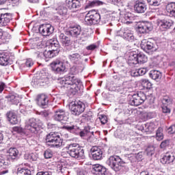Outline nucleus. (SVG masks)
<instances>
[{
	"label": "nucleus",
	"instance_id": "obj_12",
	"mask_svg": "<svg viewBox=\"0 0 175 175\" xmlns=\"http://www.w3.org/2000/svg\"><path fill=\"white\" fill-rule=\"evenodd\" d=\"M118 36H121L123 39H126L129 42H133L135 40V36L132 30L128 28H122L117 32Z\"/></svg>",
	"mask_w": 175,
	"mask_h": 175
},
{
	"label": "nucleus",
	"instance_id": "obj_19",
	"mask_svg": "<svg viewBox=\"0 0 175 175\" xmlns=\"http://www.w3.org/2000/svg\"><path fill=\"white\" fill-rule=\"evenodd\" d=\"M66 2L67 7L72 13L77 12L81 7V3L79 0H66Z\"/></svg>",
	"mask_w": 175,
	"mask_h": 175
},
{
	"label": "nucleus",
	"instance_id": "obj_54",
	"mask_svg": "<svg viewBox=\"0 0 175 175\" xmlns=\"http://www.w3.org/2000/svg\"><path fill=\"white\" fill-rule=\"evenodd\" d=\"M162 111L165 114H170L171 110H170V108H169V107H167V105H163L162 106Z\"/></svg>",
	"mask_w": 175,
	"mask_h": 175
},
{
	"label": "nucleus",
	"instance_id": "obj_47",
	"mask_svg": "<svg viewBox=\"0 0 175 175\" xmlns=\"http://www.w3.org/2000/svg\"><path fill=\"white\" fill-rule=\"evenodd\" d=\"M145 127L148 132H152L155 129V124L154 122L147 123L145 124Z\"/></svg>",
	"mask_w": 175,
	"mask_h": 175
},
{
	"label": "nucleus",
	"instance_id": "obj_38",
	"mask_svg": "<svg viewBox=\"0 0 175 175\" xmlns=\"http://www.w3.org/2000/svg\"><path fill=\"white\" fill-rule=\"evenodd\" d=\"M55 10L57 11V13L60 16H65L66 13H68V8L64 5L57 7Z\"/></svg>",
	"mask_w": 175,
	"mask_h": 175
},
{
	"label": "nucleus",
	"instance_id": "obj_46",
	"mask_svg": "<svg viewBox=\"0 0 175 175\" xmlns=\"http://www.w3.org/2000/svg\"><path fill=\"white\" fill-rule=\"evenodd\" d=\"M33 81L36 84V85H44V84H46V82H44V79H40L39 78V77L35 78L33 79Z\"/></svg>",
	"mask_w": 175,
	"mask_h": 175
},
{
	"label": "nucleus",
	"instance_id": "obj_40",
	"mask_svg": "<svg viewBox=\"0 0 175 175\" xmlns=\"http://www.w3.org/2000/svg\"><path fill=\"white\" fill-rule=\"evenodd\" d=\"M165 9L167 13H170V14H171L172 16L173 14V12L175 11V2H171L168 3L166 5Z\"/></svg>",
	"mask_w": 175,
	"mask_h": 175
},
{
	"label": "nucleus",
	"instance_id": "obj_26",
	"mask_svg": "<svg viewBox=\"0 0 175 175\" xmlns=\"http://www.w3.org/2000/svg\"><path fill=\"white\" fill-rule=\"evenodd\" d=\"M8 120L12 125H16V124H18V118H17V115L13 111H10L6 114Z\"/></svg>",
	"mask_w": 175,
	"mask_h": 175
},
{
	"label": "nucleus",
	"instance_id": "obj_43",
	"mask_svg": "<svg viewBox=\"0 0 175 175\" xmlns=\"http://www.w3.org/2000/svg\"><path fill=\"white\" fill-rule=\"evenodd\" d=\"M17 175H31V170L27 168H18Z\"/></svg>",
	"mask_w": 175,
	"mask_h": 175
},
{
	"label": "nucleus",
	"instance_id": "obj_10",
	"mask_svg": "<svg viewBox=\"0 0 175 175\" xmlns=\"http://www.w3.org/2000/svg\"><path fill=\"white\" fill-rule=\"evenodd\" d=\"M53 119L55 121H58V122H61L62 124H66L69 118L68 117L66 111L62 109H58L55 111Z\"/></svg>",
	"mask_w": 175,
	"mask_h": 175
},
{
	"label": "nucleus",
	"instance_id": "obj_29",
	"mask_svg": "<svg viewBox=\"0 0 175 175\" xmlns=\"http://www.w3.org/2000/svg\"><path fill=\"white\" fill-rule=\"evenodd\" d=\"M8 102H11L12 105H18L21 98L16 93H11L7 96Z\"/></svg>",
	"mask_w": 175,
	"mask_h": 175
},
{
	"label": "nucleus",
	"instance_id": "obj_41",
	"mask_svg": "<svg viewBox=\"0 0 175 175\" xmlns=\"http://www.w3.org/2000/svg\"><path fill=\"white\" fill-rule=\"evenodd\" d=\"M109 3H112V5H116L118 6V8H122V6L125 5V0H108Z\"/></svg>",
	"mask_w": 175,
	"mask_h": 175
},
{
	"label": "nucleus",
	"instance_id": "obj_44",
	"mask_svg": "<svg viewBox=\"0 0 175 175\" xmlns=\"http://www.w3.org/2000/svg\"><path fill=\"white\" fill-rule=\"evenodd\" d=\"M12 131L16 132V133H19V135H25V131L21 126H14Z\"/></svg>",
	"mask_w": 175,
	"mask_h": 175
},
{
	"label": "nucleus",
	"instance_id": "obj_48",
	"mask_svg": "<svg viewBox=\"0 0 175 175\" xmlns=\"http://www.w3.org/2000/svg\"><path fill=\"white\" fill-rule=\"evenodd\" d=\"M147 155L152 157L155 152V148L154 146H148L146 149Z\"/></svg>",
	"mask_w": 175,
	"mask_h": 175
},
{
	"label": "nucleus",
	"instance_id": "obj_59",
	"mask_svg": "<svg viewBox=\"0 0 175 175\" xmlns=\"http://www.w3.org/2000/svg\"><path fill=\"white\" fill-rule=\"evenodd\" d=\"M30 161H38V154L36 153H30Z\"/></svg>",
	"mask_w": 175,
	"mask_h": 175
},
{
	"label": "nucleus",
	"instance_id": "obj_45",
	"mask_svg": "<svg viewBox=\"0 0 175 175\" xmlns=\"http://www.w3.org/2000/svg\"><path fill=\"white\" fill-rule=\"evenodd\" d=\"M150 6H159L162 0H147Z\"/></svg>",
	"mask_w": 175,
	"mask_h": 175
},
{
	"label": "nucleus",
	"instance_id": "obj_37",
	"mask_svg": "<svg viewBox=\"0 0 175 175\" xmlns=\"http://www.w3.org/2000/svg\"><path fill=\"white\" fill-rule=\"evenodd\" d=\"M147 56L144 55L143 53H137V64H146L147 62Z\"/></svg>",
	"mask_w": 175,
	"mask_h": 175
},
{
	"label": "nucleus",
	"instance_id": "obj_28",
	"mask_svg": "<svg viewBox=\"0 0 175 175\" xmlns=\"http://www.w3.org/2000/svg\"><path fill=\"white\" fill-rule=\"evenodd\" d=\"M68 32L72 38H79L80 33H81V27L80 26L70 27Z\"/></svg>",
	"mask_w": 175,
	"mask_h": 175
},
{
	"label": "nucleus",
	"instance_id": "obj_32",
	"mask_svg": "<svg viewBox=\"0 0 175 175\" xmlns=\"http://www.w3.org/2000/svg\"><path fill=\"white\" fill-rule=\"evenodd\" d=\"M149 76L152 80L159 81L162 77V73L157 70H152L150 72Z\"/></svg>",
	"mask_w": 175,
	"mask_h": 175
},
{
	"label": "nucleus",
	"instance_id": "obj_2",
	"mask_svg": "<svg viewBox=\"0 0 175 175\" xmlns=\"http://www.w3.org/2000/svg\"><path fill=\"white\" fill-rule=\"evenodd\" d=\"M62 142L64 140L61 138L58 133L51 132L46 135V146L51 148H59V147H62Z\"/></svg>",
	"mask_w": 175,
	"mask_h": 175
},
{
	"label": "nucleus",
	"instance_id": "obj_24",
	"mask_svg": "<svg viewBox=\"0 0 175 175\" xmlns=\"http://www.w3.org/2000/svg\"><path fill=\"white\" fill-rule=\"evenodd\" d=\"M37 103L40 107L45 108L49 105V97L46 94H39L37 97Z\"/></svg>",
	"mask_w": 175,
	"mask_h": 175
},
{
	"label": "nucleus",
	"instance_id": "obj_62",
	"mask_svg": "<svg viewBox=\"0 0 175 175\" xmlns=\"http://www.w3.org/2000/svg\"><path fill=\"white\" fill-rule=\"evenodd\" d=\"M5 87H6L5 83L0 81V94L5 90Z\"/></svg>",
	"mask_w": 175,
	"mask_h": 175
},
{
	"label": "nucleus",
	"instance_id": "obj_61",
	"mask_svg": "<svg viewBox=\"0 0 175 175\" xmlns=\"http://www.w3.org/2000/svg\"><path fill=\"white\" fill-rule=\"evenodd\" d=\"M120 139L122 140H126V143H129V142H131V139L129 137V135H123L122 137H120Z\"/></svg>",
	"mask_w": 175,
	"mask_h": 175
},
{
	"label": "nucleus",
	"instance_id": "obj_3",
	"mask_svg": "<svg viewBox=\"0 0 175 175\" xmlns=\"http://www.w3.org/2000/svg\"><path fill=\"white\" fill-rule=\"evenodd\" d=\"M42 128L43 122L40 120L33 118L29 119L25 126V129L30 133H37Z\"/></svg>",
	"mask_w": 175,
	"mask_h": 175
},
{
	"label": "nucleus",
	"instance_id": "obj_31",
	"mask_svg": "<svg viewBox=\"0 0 175 175\" xmlns=\"http://www.w3.org/2000/svg\"><path fill=\"white\" fill-rule=\"evenodd\" d=\"M49 44L51 50L55 52V54H58L59 53V42H58V41L50 40Z\"/></svg>",
	"mask_w": 175,
	"mask_h": 175
},
{
	"label": "nucleus",
	"instance_id": "obj_11",
	"mask_svg": "<svg viewBox=\"0 0 175 175\" xmlns=\"http://www.w3.org/2000/svg\"><path fill=\"white\" fill-rule=\"evenodd\" d=\"M147 99L146 94L142 92L137 94H133L130 100L131 106H140L142 103H144V100Z\"/></svg>",
	"mask_w": 175,
	"mask_h": 175
},
{
	"label": "nucleus",
	"instance_id": "obj_20",
	"mask_svg": "<svg viewBox=\"0 0 175 175\" xmlns=\"http://www.w3.org/2000/svg\"><path fill=\"white\" fill-rule=\"evenodd\" d=\"M92 157L94 161H100L103 158V152L98 146H93L91 149Z\"/></svg>",
	"mask_w": 175,
	"mask_h": 175
},
{
	"label": "nucleus",
	"instance_id": "obj_13",
	"mask_svg": "<svg viewBox=\"0 0 175 175\" xmlns=\"http://www.w3.org/2000/svg\"><path fill=\"white\" fill-rule=\"evenodd\" d=\"M153 28L152 23L144 21L138 24L137 31L139 33H148V32L152 31Z\"/></svg>",
	"mask_w": 175,
	"mask_h": 175
},
{
	"label": "nucleus",
	"instance_id": "obj_58",
	"mask_svg": "<svg viewBox=\"0 0 175 175\" xmlns=\"http://www.w3.org/2000/svg\"><path fill=\"white\" fill-rule=\"evenodd\" d=\"M168 133H170V135H173V133H175V125L174 124L170 126L168 128Z\"/></svg>",
	"mask_w": 175,
	"mask_h": 175
},
{
	"label": "nucleus",
	"instance_id": "obj_25",
	"mask_svg": "<svg viewBox=\"0 0 175 175\" xmlns=\"http://www.w3.org/2000/svg\"><path fill=\"white\" fill-rule=\"evenodd\" d=\"M59 40L60 43H62L63 47H64L65 49H68L71 43L70 38L68 37L64 33H61L59 35Z\"/></svg>",
	"mask_w": 175,
	"mask_h": 175
},
{
	"label": "nucleus",
	"instance_id": "obj_21",
	"mask_svg": "<svg viewBox=\"0 0 175 175\" xmlns=\"http://www.w3.org/2000/svg\"><path fill=\"white\" fill-rule=\"evenodd\" d=\"M92 172L93 174L95 175H106L107 174V169H106V167L100 165V164H96L92 166Z\"/></svg>",
	"mask_w": 175,
	"mask_h": 175
},
{
	"label": "nucleus",
	"instance_id": "obj_49",
	"mask_svg": "<svg viewBox=\"0 0 175 175\" xmlns=\"http://www.w3.org/2000/svg\"><path fill=\"white\" fill-rule=\"evenodd\" d=\"M173 103V101L169 97H165L163 99V105L164 106H170Z\"/></svg>",
	"mask_w": 175,
	"mask_h": 175
},
{
	"label": "nucleus",
	"instance_id": "obj_14",
	"mask_svg": "<svg viewBox=\"0 0 175 175\" xmlns=\"http://www.w3.org/2000/svg\"><path fill=\"white\" fill-rule=\"evenodd\" d=\"M14 57L12 56V53L9 52H3L0 53V65L7 66V65H12L13 64Z\"/></svg>",
	"mask_w": 175,
	"mask_h": 175
},
{
	"label": "nucleus",
	"instance_id": "obj_9",
	"mask_svg": "<svg viewBox=\"0 0 175 175\" xmlns=\"http://www.w3.org/2000/svg\"><path fill=\"white\" fill-rule=\"evenodd\" d=\"M141 49L145 51L146 53L150 54V53H152L153 51H157L158 49V46L157 45V42L155 40L152 39H149L147 41H142L141 43Z\"/></svg>",
	"mask_w": 175,
	"mask_h": 175
},
{
	"label": "nucleus",
	"instance_id": "obj_53",
	"mask_svg": "<svg viewBox=\"0 0 175 175\" xmlns=\"http://www.w3.org/2000/svg\"><path fill=\"white\" fill-rule=\"evenodd\" d=\"M9 2L10 3H18L20 2V0H0V5H5L6 2Z\"/></svg>",
	"mask_w": 175,
	"mask_h": 175
},
{
	"label": "nucleus",
	"instance_id": "obj_35",
	"mask_svg": "<svg viewBox=\"0 0 175 175\" xmlns=\"http://www.w3.org/2000/svg\"><path fill=\"white\" fill-rule=\"evenodd\" d=\"M9 165H10V160L8 159V157L5 156L0 159V169H6Z\"/></svg>",
	"mask_w": 175,
	"mask_h": 175
},
{
	"label": "nucleus",
	"instance_id": "obj_7",
	"mask_svg": "<svg viewBox=\"0 0 175 175\" xmlns=\"http://www.w3.org/2000/svg\"><path fill=\"white\" fill-rule=\"evenodd\" d=\"M70 110L73 116H80L85 110V104L81 101H75L70 105Z\"/></svg>",
	"mask_w": 175,
	"mask_h": 175
},
{
	"label": "nucleus",
	"instance_id": "obj_6",
	"mask_svg": "<svg viewBox=\"0 0 175 175\" xmlns=\"http://www.w3.org/2000/svg\"><path fill=\"white\" fill-rule=\"evenodd\" d=\"M100 22V14L95 10L89 11L85 16V24L86 25H96Z\"/></svg>",
	"mask_w": 175,
	"mask_h": 175
},
{
	"label": "nucleus",
	"instance_id": "obj_22",
	"mask_svg": "<svg viewBox=\"0 0 175 175\" xmlns=\"http://www.w3.org/2000/svg\"><path fill=\"white\" fill-rule=\"evenodd\" d=\"M175 161V153L173 152H167L165 154L163 157V158L161 159L160 162L161 163H163V165H169L170 163H173Z\"/></svg>",
	"mask_w": 175,
	"mask_h": 175
},
{
	"label": "nucleus",
	"instance_id": "obj_17",
	"mask_svg": "<svg viewBox=\"0 0 175 175\" xmlns=\"http://www.w3.org/2000/svg\"><path fill=\"white\" fill-rule=\"evenodd\" d=\"M157 24L161 31H166L173 27L174 22L169 18L158 19Z\"/></svg>",
	"mask_w": 175,
	"mask_h": 175
},
{
	"label": "nucleus",
	"instance_id": "obj_39",
	"mask_svg": "<svg viewBox=\"0 0 175 175\" xmlns=\"http://www.w3.org/2000/svg\"><path fill=\"white\" fill-rule=\"evenodd\" d=\"M163 129L161 127H159L158 129L156 131V139L159 142H161V140H163Z\"/></svg>",
	"mask_w": 175,
	"mask_h": 175
},
{
	"label": "nucleus",
	"instance_id": "obj_50",
	"mask_svg": "<svg viewBox=\"0 0 175 175\" xmlns=\"http://www.w3.org/2000/svg\"><path fill=\"white\" fill-rule=\"evenodd\" d=\"M133 14L131 12H126L124 14V19L126 21H132V20H133Z\"/></svg>",
	"mask_w": 175,
	"mask_h": 175
},
{
	"label": "nucleus",
	"instance_id": "obj_52",
	"mask_svg": "<svg viewBox=\"0 0 175 175\" xmlns=\"http://www.w3.org/2000/svg\"><path fill=\"white\" fill-rule=\"evenodd\" d=\"M98 118L103 125H105V124L107 123V116L105 115H100Z\"/></svg>",
	"mask_w": 175,
	"mask_h": 175
},
{
	"label": "nucleus",
	"instance_id": "obj_64",
	"mask_svg": "<svg viewBox=\"0 0 175 175\" xmlns=\"http://www.w3.org/2000/svg\"><path fill=\"white\" fill-rule=\"evenodd\" d=\"M96 48V45L95 44H91L86 47L87 50H95Z\"/></svg>",
	"mask_w": 175,
	"mask_h": 175
},
{
	"label": "nucleus",
	"instance_id": "obj_60",
	"mask_svg": "<svg viewBox=\"0 0 175 175\" xmlns=\"http://www.w3.org/2000/svg\"><path fill=\"white\" fill-rule=\"evenodd\" d=\"M88 133V131L85 129L79 132V135L81 136V137H85Z\"/></svg>",
	"mask_w": 175,
	"mask_h": 175
},
{
	"label": "nucleus",
	"instance_id": "obj_1",
	"mask_svg": "<svg viewBox=\"0 0 175 175\" xmlns=\"http://www.w3.org/2000/svg\"><path fill=\"white\" fill-rule=\"evenodd\" d=\"M60 83L64 85L65 87H66V85H71V90H74L72 92L74 95L76 92H79L80 90H83V83L80 79H77L73 73L68 74L62 78Z\"/></svg>",
	"mask_w": 175,
	"mask_h": 175
},
{
	"label": "nucleus",
	"instance_id": "obj_36",
	"mask_svg": "<svg viewBox=\"0 0 175 175\" xmlns=\"http://www.w3.org/2000/svg\"><path fill=\"white\" fill-rule=\"evenodd\" d=\"M111 90L114 91L115 92H119L120 94H124L129 91V88L124 86H113L111 88Z\"/></svg>",
	"mask_w": 175,
	"mask_h": 175
},
{
	"label": "nucleus",
	"instance_id": "obj_23",
	"mask_svg": "<svg viewBox=\"0 0 175 175\" xmlns=\"http://www.w3.org/2000/svg\"><path fill=\"white\" fill-rule=\"evenodd\" d=\"M18 154L19 152L18 150L16 148H11L8 150V154L7 158L9 161H12L14 162L16 161H18Z\"/></svg>",
	"mask_w": 175,
	"mask_h": 175
},
{
	"label": "nucleus",
	"instance_id": "obj_15",
	"mask_svg": "<svg viewBox=\"0 0 175 175\" xmlns=\"http://www.w3.org/2000/svg\"><path fill=\"white\" fill-rule=\"evenodd\" d=\"M12 20V14L5 12V8L0 9V27H6Z\"/></svg>",
	"mask_w": 175,
	"mask_h": 175
},
{
	"label": "nucleus",
	"instance_id": "obj_33",
	"mask_svg": "<svg viewBox=\"0 0 175 175\" xmlns=\"http://www.w3.org/2000/svg\"><path fill=\"white\" fill-rule=\"evenodd\" d=\"M103 5V2L99 0H94L92 1H88L86 5L85 6V9H90L91 8H95V6H100Z\"/></svg>",
	"mask_w": 175,
	"mask_h": 175
},
{
	"label": "nucleus",
	"instance_id": "obj_34",
	"mask_svg": "<svg viewBox=\"0 0 175 175\" xmlns=\"http://www.w3.org/2000/svg\"><path fill=\"white\" fill-rule=\"evenodd\" d=\"M63 129L68 131V132H70V133H76L77 131H80V127L77 125H66L63 126Z\"/></svg>",
	"mask_w": 175,
	"mask_h": 175
},
{
	"label": "nucleus",
	"instance_id": "obj_27",
	"mask_svg": "<svg viewBox=\"0 0 175 175\" xmlns=\"http://www.w3.org/2000/svg\"><path fill=\"white\" fill-rule=\"evenodd\" d=\"M137 51H131L129 53L128 63L129 65H137Z\"/></svg>",
	"mask_w": 175,
	"mask_h": 175
},
{
	"label": "nucleus",
	"instance_id": "obj_18",
	"mask_svg": "<svg viewBox=\"0 0 175 175\" xmlns=\"http://www.w3.org/2000/svg\"><path fill=\"white\" fill-rule=\"evenodd\" d=\"M134 10L136 13H146V10H147V4L146 3V1L143 0L136 1L134 5Z\"/></svg>",
	"mask_w": 175,
	"mask_h": 175
},
{
	"label": "nucleus",
	"instance_id": "obj_55",
	"mask_svg": "<svg viewBox=\"0 0 175 175\" xmlns=\"http://www.w3.org/2000/svg\"><path fill=\"white\" fill-rule=\"evenodd\" d=\"M143 155H144V152H139L135 157L137 161H142L143 159Z\"/></svg>",
	"mask_w": 175,
	"mask_h": 175
},
{
	"label": "nucleus",
	"instance_id": "obj_42",
	"mask_svg": "<svg viewBox=\"0 0 175 175\" xmlns=\"http://www.w3.org/2000/svg\"><path fill=\"white\" fill-rule=\"evenodd\" d=\"M43 55L45 58H54V57L58 55V54L53 52V51H45L43 53Z\"/></svg>",
	"mask_w": 175,
	"mask_h": 175
},
{
	"label": "nucleus",
	"instance_id": "obj_63",
	"mask_svg": "<svg viewBox=\"0 0 175 175\" xmlns=\"http://www.w3.org/2000/svg\"><path fill=\"white\" fill-rule=\"evenodd\" d=\"M36 175H52L50 172H39Z\"/></svg>",
	"mask_w": 175,
	"mask_h": 175
},
{
	"label": "nucleus",
	"instance_id": "obj_8",
	"mask_svg": "<svg viewBox=\"0 0 175 175\" xmlns=\"http://www.w3.org/2000/svg\"><path fill=\"white\" fill-rule=\"evenodd\" d=\"M51 67L55 75H64L66 70V66L60 59H57L51 64Z\"/></svg>",
	"mask_w": 175,
	"mask_h": 175
},
{
	"label": "nucleus",
	"instance_id": "obj_30",
	"mask_svg": "<svg viewBox=\"0 0 175 175\" xmlns=\"http://www.w3.org/2000/svg\"><path fill=\"white\" fill-rule=\"evenodd\" d=\"M68 59L72 62V64H75V65H79L80 62H81V55L78 53L69 55Z\"/></svg>",
	"mask_w": 175,
	"mask_h": 175
},
{
	"label": "nucleus",
	"instance_id": "obj_51",
	"mask_svg": "<svg viewBox=\"0 0 175 175\" xmlns=\"http://www.w3.org/2000/svg\"><path fill=\"white\" fill-rule=\"evenodd\" d=\"M44 157L46 159H50V158L53 157V151L50 150H45L44 153Z\"/></svg>",
	"mask_w": 175,
	"mask_h": 175
},
{
	"label": "nucleus",
	"instance_id": "obj_57",
	"mask_svg": "<svg viewBox=\"0 0 175 175\" xmlns=\"http://www.w3.org/2000/svg\"><path fill=\"white\" fill-rule=\"evenodd\" d=\"M147 73V70L146 68H139L138 69V75L139 76H143Z\"/></svg>",
	"mask_w": 175,
	"mask_h": 175
},
{
	"label": "nucleus",
	"instance_id": "obj_56",
	"mask_svg": "<svg viewBox=\"0 0 175 175\" xmlns=\"http://www.w3.org/2000/svg\"><path fill=\"white\" fill-rule=\"evenodd\" d=\"M167 146H169V139L163 141L160 144L161 148H165V147H167Z\"/></svg>",
	"mask_w": 175,
	"mask_h": 175
},
{
	"label": "nucleus",
	"instance_id": "obj_16",
	"mask_svg": "<svg viewBox=\"0 0 175 175\" xmlns=\"http://www.w3.org/2000/svg\"><path fill=\"white\" fill-rule=\"evenodd\" d=\"M38 31L42 36H50L54 32V27L50 24L40 25Z\"/></svg>",
	"mask_w": 175,
	"mask_h": 175
},
{
	"label": "nucleus",
	"instance_id": "obj_5",
	"mask_svg": "<svg viewBox=\"0 0 175 175\" xmlns=\"http://www.w3.org/2000/svg\"><path fill=\"white\" fill-rule=\"evenodd\" d=\"M68 154L76 159H84V149L77 144H70L68 146Z\"/></svg>",
	"mask_w": 175,
	"mask_h": 175
},
{
	"label": "nucleus",
	"instance_id": "obj_4",
	"mask_svg": "<svg viewBox=\"0 0 175 175\" xmlns=\"http://www.w3.org/2000/svg\"><path fill=\"white\" fill-rule=\"evenodd\" d=\"M106 163L115 172H120L122 168V166H124L126 162L122 161L120 156L113 155L109 157L107 160Z\"/></svg>",
	"mask_w": 175,
	"mask_h": 175
}]
</instances>
